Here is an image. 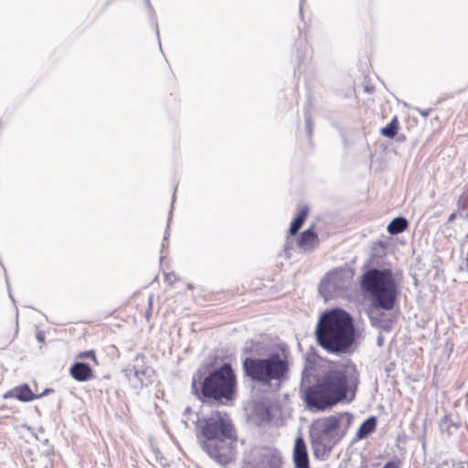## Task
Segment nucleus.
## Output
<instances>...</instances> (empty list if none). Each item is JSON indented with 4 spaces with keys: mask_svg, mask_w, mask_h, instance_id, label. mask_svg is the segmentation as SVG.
I'll list each match as a JSON object with an SVG mask.
<instances>
[{
    "mask_svg": "<svg viewBox=\"0 0 468 468\" xmlns=\"http://www.w3.org/2000/svg\"><path fill=\"white\" fill-rule=\"evenodd\" d=\"M201 448L220 465L234 462L239 439L229 416L226 412L215 411L205 418L200 425Z\"/></svg>",
    "mask_w": 468,
    "mask_h": 468,
    "instance_id": "f257e3e1",
    "label": "nucleus"
},
{
    "mask_svg": "<svg viewBox=\"0 0 468 468\" xmlns=\"http://www.w3.org/2000/svg\"><path fill=\"white\" fill-rule=\"evenodd\" d=\"M357 372L354 366H341L327 372L315 385L309 387L303 399L311 410H325L346 397L356 387Z\"/></svg>",
    "mask_w": 468,
    "mask_h": 468,
    "instance_id": "f03ea898",
    "label": "nucleus"
},
{
    "mask_svg": "<svg viewBox=\"0 0 468 468\" xmlns=\"http://www.w3.org/2000/svg\"><path fill=\"white\" fill-rule=\"evenodd\" d=\"M356 329L351 315L335 308L320 315L315 335L318 344L331 353H346L355 341Z\"/></svg>",
    "mask_w": 468,
    "mask_h": 468,
    "instance_id": "7ed1b4c3",
    "label": "nucleus"
},
{
    "mask_svg": "<svg viewBox=\"0 0 468 468\" xmlns=\"http://www.w3.org/2000/svg\"><path fill=\"white\" fill-rule=\"evenodd\" d=\"M352 420L351 414L340 412L314 420L309 431L314 454L317 458L327 456L345 437Z\"/></svg>",
    "mask_w": 468,
    "mask_h": 468,
    "instance_id": "20e7f679",
    "label": "nucleus"
},
{
    "mask_svg": "<svg viewBox=\"0 0 468 468\" xmlns=\"http://www.w3.org/2000/svg\"><path fill=\"white\" fill-rule=\"evenodd\" d=\"M192 390L199 399H210L223 402L231 400L236 391V377L229 364L210 372L203 380L194 376Z\"/></svg>",
    "mask_w": 468,
    "mask_h": 468,
    "instance_id": "39448f33",
    "label": "nucleus"
},
{
    "mask_svg": "<svg viewBox=\"0 0 468 468\" xmlns=\"http://www.w3.org/2000/svg\"><path fill=\"white\" fill-rule=\"evenodd\" d=\"M361 289L370 294L377 309L391 311L399 295V288L389 269H370L361 277Z\"/></svg>",
    "mask_w": 468,
    "mask_h": 468,
    "instance_id": "423d86ee",
    "label": "nucleus"
},
{
    "mask_svg": "<svg viewBox=\"0 0 468 468\" xmlns=\"http://www.w3.org/2000/svg\"><path fill=\"white\" fill-rule=\"evenodd\" d=\"M243 369L253 381L278 388L287 378L289 364L285 356L276 353L266 358L247 357Z\"/></svg>",
    "mask_w": 468,
    "mask_h": 468,
    "instance_id": "0eeeda50",
    "label": "nucleus"
},
{
    "mask_svg": "<svg viewBox=\"0 0 468 468\" xmlns=\"http://www.w3.org/2000/svg\"><path fill=\"white\" fill-rule=\"evenodd\" d=\"M349 273L344 271H334L329 272L322 281L320 291L328 296L338 295L340 292L347 287Z\"/></svg>",
    "mask_w": 468,
    "mask_h": 468,
    "instance_id": "6e6552de",
    "label": "nucleus"
},
{
    "mask_svg": "<svg viewBox=\"0 0 468 468\" xmlns=\"http://www.w3.org/2000/svg\"><path fill=\"white\" fill-rule=\"evenodd\" d=\"M154 370L145 366L142 357H136L133 365V374L130 377L133 385L137 387L146 386L154 380Z\"/></svg>",
    "mask_w": 468,
    "mask_h": 468,
    "instance_id": "1a4fd4ad",
    "label": "nucleus"
},
{
    "mask_svg": "<svg viewBox=\"0 0 468 468\" xmlns=\"http://www.w3.org/2000/svg\"><path fill=\"white\" fill-rule=\"evenodd\" d=\"M293 463L295 468H310L305 442L302 437L296 438L294 442Z\"/></svg>",
    "mask_w": 468,
    "mask_h": 468,
    "instance_id": "9d476101",
    "label": "nucleus"
},
{
    "mask_svg": "<svg viewBox=\"0 0 468 468\" xmlns=\"http://www.w3.org/2000/svg\"><path fill=\"white\" fill-rule=\"evenodd\" d=\"M318 243L317 234L312 229H308L302 232L298 240V247L304 252H310L318 246Z\"/></svg>",
    "mask_w": 468,
    "mask_h": 468,
    "instance_id": "9b49d317",
    "label": "nucleus"
},
{
    "mask_svg": "<svg viewBox=\"0 0 468 468\" xmlns=\"http://www.w3.org/2000/svg\"><path fill=\"white\" fill-rule=\"evenodd\" d=\"M4 398H16L20 401L28 402L35 399L36 395H34V393L31 391L28 385L24 384L13 388L8 393L5 394Z\"/></svg>",
    "mask_w": 468,
    "mask_h": 468,
    "instance_id": "f8f14e48",
    "label": "nucleus"
},
{
    "mask_svg": "<svg viewBox=\"0 0 468 468\" xmlns=\"http://www.w3.org/2000/svg\"><path fill=\"white\" fill-rule=\"evenodd\" d=\"M71 376L78 381H86L92 376L91 368L84 363H76L70 368Z\"/></svg>",
    "mask_w": 468,
    "mask_h": 468,
    "instance_id": "ddd939ff",
    "label": "nucleus"
},
{
    "mask_svg": "<svg viewBox=\"0 0 468 468\" xmlns=\"http://www.w3.org/2000/svg\"><path fill=\"white\" fill-rule=\"evenodd\" d=\"M370 320L375 326L387 331L391 329L393 324V319L383 313H372Z\"/></svg>",
    "mask_w": 468,
    "mask_h": 468,
    "instance_id": "4468645a",
    "label": "nucleus"
},
{
    "mask_svg": "<svg viewBox=\"0 0 468 468\" xmlns=\"http://www.w3.org/2000/svg\"><path fill=\"white\" fill-rule=\"evenodd\" d=\"M377 420L375 417L367 419L358 428L356 438L361 440L369 435L376 428Z\"/></svg>",
    "mask_w": 468,
    "mask_h": 468,
    "instance_id": "2eb2a0df",
    "label": "nucleus"
},
{
    "mask_svg": "<svg viewBox=\"0 0 468 468\" xmlns=\"http://www.w3.org/2000/svg\"><path fill=\"white\" fill-rule=\"evenodd\" d=\"M408 227V221L401 217L394 218L388 226V231L392 234L403 232Z\"/></svg>",
    "mask_w": 468,
    "mask_h": 468,
    "instance_id": "dca6fc26",
    "label": "nucleus"
},
{
    "mask_svg": "<svg viewBox=\"0 0 468 468\" xmlns=\"http://www.w3.org/2000/svg\"><path fill=\"white\" fill-rule=\"evenodd\" d=\"M307 214H308V207H305L300 210V212L298 213V215L296 216V218L293 219V221L291 224L290 233L292 235L296 234L297 231L300 229Z\"/></svg>",
    "mask_w": 468,
    "mask_h": 468,
    "instance_id": "f3484780",
    "label": "nucleus"
},
{
    "mask_svg": "<svg viewBox=\"0 0 468 468\" xmlns=\"http://www.w3.org/2000/svg\"><path fill=\"white\" fill-rule=\"evenodd\" d=\"M398 130V120L397 118H394L387 126L383 127L380 130L381 135L392 139Z\"/></svg>",
    "mask_w": 468,
    "mask_h": 468,
    "instance_id": "a211bd4d",
    "label": "nucleus"
},
{
    "mask_svg": "<svg viewBox=\"0 0 468 468\" xmlns=\"http://www.w3.org/2000/svg\"><path fill=\"white\" fill-rule=\"evenodd\" d=\"M440 429L442 432L452 434L457 430V426L448 416H444L440 421Z\"/></svg>",
    "mask_w": 468,
    "mask_h": 468,
    "instance_id": "6ab92c4d",
    "label": "nucleus"
},
{
    "mask_svg": "<svg viewBox=\"0 0 468 468\" xmlns=\"http://www.w3.org/2000/svg\"><path fill=\"white\" fill-rule=\"evenodd\" d=\"M400 461L399 460H393L390 462H388L383 468H399L400 467Z\"/></svg>",
    "mask_w": 468,
    "mask_h": 468,
    "instance_id": "aec40b11",
    "label": "nucleus"
},
{
    "mask_svg": "<svg viewBox=\"0 0 468 468\" xmlns=\"http://www.w3.org/2000/svg\"><path fill=\"white\" fill-rule=\"evenodd\" d=\"M79 357L80 358H82V359H85V358H91L93 360H95V354L93 353V351H87V352H82L79 355Z\"/></svg>",
    "mask_w": 468,
    "mask_h": 468,
    "instance_id": "412c9836",
    "label": "nucleus"
},
{
    "mask_svg": "<svg viewBox=\"0 0 468 468\" xmlns=\"http://www.w3.org/2000/svg\"><path fill=\"white\" fill-rule=\"evenodd\" d=\"M165 280L168 283H173L176 281V275L174 273H165Z\"/></svg>",
    "mask_w": 468,
    "mask_h": 468,
    "instance_id": "4be33fe9",
    "label": "nucleus"
},
{
    "mask_svg": "<svg viewBox=\"0 0 468 468\" xmlns=\"http://www.w3.org/2000/svg\"><path fill=\"white\" fill-rule=\"evenodd\" d=\"M291 247H292V241L287 240L285 243V246H284V253H285L286 257H290L289 250L291 249Z\"/></svg>",
    "mask_w": 468,
    "mask_h": 468,
    "instance_id": "5701e85b",
    "label": "nucleus"
},
{
    "mask_svg": "<svg viewBox=\"0 0 468 468\" xmlns=\"http://www.w3.org/2000/svg\"><path fill=\"white\" fill-rule=\"evenodd\" d=\"M468 200V189L463 192L459 199V203H465Z\"/></svg>",
    "mask_w": 468,
    "mask_h": 468,
    "instance_id": "b1692460",
    "label": "nucleus"
},
{
    "mask_svg": "<svg viewBox=\"0 0 468 468\" xmlns=\"http://www.w3.org/2000/svg\"><path fill=\"white\" fill-rule=\"evenodd\" d=\"M306 129L308 132V134L311 135L312 133V123L309 119H306Z\"/></svg>",
    "mask_w": 468,
    "mask_h": 468,
    "instance_id": "393cba45",
    "label": "nucleus"
},
{
    "mask_svg": "<svg viewBox=\"0 0 468 468\" xmlns=\"http://www.w3.org/2000/svg\"><path fill=\"white\" fill-rule=\"evenodd\" d=\"M190 420V419L188 418V415H184L183 416V423L185 424V427L187 428L189 425H188V421Z\"/></svg>",
    "mask_w": 468,
    "mask_h": 468,
    "instance_id": "a878e982",
    "label": "nucleus"
},
{
    "mask_svg": "<svg viewBox=\"0 0 468 468\" xmlns=\"http://www.w3.org/2000/svg\"><path fill=\"white\" fill-rule=\"evenodd\" d=\"M49 392H51V389H49V388H46V389L43 391V393H41L40 395H37V396H36V399L41 398V397H43V396H45V395L48 394Z\"/></svg>",
    "mask_w": 468,
    "mask_h": 468,
    "instance_id": "bb28decb",
    "label": "nucleus"
},
{
    "mask_svg": "<svg viewBox=\"0 0 468 468\" xmlns=\"http://www.w3.org/2000/svg\"><path fill=\"white\" fill-rule=\"evenodd\" d=\"M168 237H169V231H168V229H166L165 233V237H164V241L162 243V247H165V242L167 240Z\"/></svg>",
    "mask_w": 468,
    "mask_h": 468,
    "instance_id": "cd10ccee",
    "label": "nucleus"
},
{
    "mask_svg": "<svg viewBox=\"0 0 468 468\" xmlns=\"http://www.w3.org/2000/svg\"><path fill=\"white\" fill-rule=\"evenodd\" d=\"M191 414V409L189 407H186L184 412V415H189Z\"/></svg>",
    "mask_w": 468,
    "mask_h": 468,
    "instance_id": "c85d7f7f",
    "label": "nucleus"
},
{
    "mask_svg": "<svg viewBox=\"0 0 468 468\" xmlns=\"http://www.w3.org/2000/svg\"><path fill=\"white\" fill-rule=\"evenodd\" d=\"M152 298H153L152 296H150V297H149V306H150V307H151V305H152Z\"/></svg>",
    "mask_w": 468,
    "mask_h": 468,
    "instance_id": "c756f323",
    "label": "nucleus"
},
{
    "mask_svg": "<svg viewBox=\"0 0 468 468\" xmlns=\"http://www.w3.org/2000/svg\"><path fill=\"white\" fill-rule=\"evenodd\" d=\"M37 339H38L39 341H41V340H42V336L37 335Z\"/></svg>",
    "mask_w": 468,
    "mask_h": 468,
    "instance_id": "7c9ffc66",
    "label": "nucleus"
}]
</instances>
